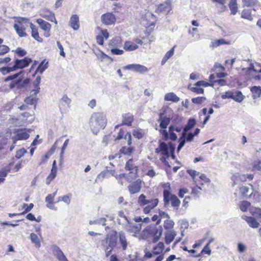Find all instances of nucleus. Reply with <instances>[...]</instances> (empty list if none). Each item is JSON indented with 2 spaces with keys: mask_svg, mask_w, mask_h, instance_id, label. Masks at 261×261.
<instances>
[{
  "mask_svg": "<svg viewBox=\"0 0 261 261\" xmlns=\"http://www.w3.org/2000/svg\"><path fill=\"white\" fill-rule=\"evenodd\" d=\"M198 180V181L196 183L201 186L211 182V180L204 174H201L199 176Z\"/></svg>",
  "mask_w": 261,
  "mask_h": 261,
  "instance_id": "36",
  "label": "nucleus"
},
{
  "mask_svg": "<svg viewBox=\"0 0 261 261\" xmlns=\"http://www.w3.org/2000/svg\"><path fill=\"white\" fill-rule=\"evenodd\" d=\"M229 8L230 10L231 14L235 15L238 11V6L237 0H230L228 4Z\"/></svg>",
  "mask_w": 261,
  "mask_h": 261,
  "instance_id": "34",
  "label": "nucleus"
},
{
  "mask_svg": "<svg viewBox=\"0 0 261 261\" xmlns=\"http://www.w3.org/2000/svg\"><path fill=\"white\" fill-rule=\"evenodd\" d=\"M253 98L259 97L261 94V88L258 86H253L251 89Z\"/></svg>",
  "mask_w": 261,
  "mask_h": 261,
  "instance_id": "42",
  "label": "nucleus"
},
{
  "mask_svg": "<svg viewBox=\"0 0 261 261\" xmlns=\"http://www.w3.org/2000/svg\"><path fill=\"white\" fill-rule=\"evenodd\" d=\"M165 100L166 101H171L174 102H177L179 101V98L176 95L173 93L170 92L167 93L165 95Z\"/></svg>",
  "mask_w": 261,
  "mask_h": 261,
  "instance_id": "35",
  "label": "nucleus"
},
{
  "mask_svg": "<svg viewBox=\"0 0 261 261\" xmlns=\"http://www.w3.org/2000/svg\"><path fill=\"white\" fill-rule=\"evenodd\" d=\"M69 26L74 31H77L80 27L79 17L76 14L72 15L69 21Z\"/></svg>",
  "mask_w": 261,
  "mask_h": 261,
  "instance_id": "20",
  "label": "nucleus"
},
{
  "mask_svg": "<svg viewBox=\"0 0 261 261\" xmlns=\"http://www.w3.org/2000/svg\"><path fill=\"white\" fill-rule=\"evenodd\" d=\"M71 196H72L71 194L69 193V194H68L67 195H64L63 196L59 197L58 198V200L57 202H59V201H63L66 204H69L70 203V198L71 197Z\"/></svg>",
  "mask_w": 261,
  "mask_h": 261,
  "instance_id": "52",
  "label": "nucleus"
},
{
  "mask_svg": "<svg viewBox=\"0 0 261 261\" xmlns=\"http://www.w3.org/2000/svg\"><path fill=\"white\" fill-rule=\"evenodd\" d=\"M169 138L171 140H175L177 139L176 135L173 131V126H170L169 128Z\"/></svg>",
  "mask_w": 261,
  "mask_h": 261,
  "instance_id": "60",
  "label": "nucleus"
},
{
  "mask_svg": "<svg viewBox=\"0 0 261 261\" xmlns=\"http://www.w3.org/2000/svg\"><path fill=\"white\" fill-rule=\"evenodd\" d=\"M261 170V160L254 161L252 164V171Z\"/></svg>",
  "mask_w": 261,
  "mask_h": 261,
  "instance_id": "54",
  "label": "nucleus"
},
{
  "mask_svg": "<svg viewBox=\"0 0 261 261\" xmlns=\"http://www.w3.org/2000/svg\"><path fill=\"white\" fill-rule=\"evenodd\" d=\"M7 144V139L3 138L0 140V151L5 148V146Z\"/></svg>",
  "mask_w": 261,
  "mask_h": 261,
  "instance_id": "63",
  "label": "nucleus"
},
{
  "mask_svg": "<svg viewBox=\"0 0 261 261\" xmlns=\"http://www.w3.org/2000/svg\"><path fill=\"white\" fill-rule=\"evenodd\" d=\"M209 85H210L207 82L203 81H200L195 84V87L191 88V90L197 94H202L204 92V90L199 87L201 86L207 87Z\"/></svg>",
  "mask_w": 261,
  "mask_h": 261,
  "instance_id": "21",
  "label": "nucleus"
},
{
  "mask_svg": "<svg viewBox=\"0 0 261 261\" xmlns=\"http://www.w3.org/2000/svg\"><path fill=\"white\" fill-rule=\"evenodd\" d=\"M15 136L13 138L14 140V144H15L18 140H24L28 139L29 137V134L26 132L25 128H20L15 130Z\"/></svg>",
  "mask_w": 261,
  "mask_h": 261,
  "instance_id": "12",
  "label": "nucleus"
},
{
  "mask_svg": "<svg viewBox=\"0 0 261 261\" xmlns=\"http://www.w3.org/2000/svg\"><path fill=\"white\" fill-rule=\"evenodd\" d=\"M31 22L29 19L24 17H19L15 20L14 28L19 37L27 36L25 31Z\"/></svg>",
  "mask_w": 261,
  "mask_h": 261,
  "instance_id": "6",
  "label": "nucleus"
},
{
  "mask_svg": "<svg viewBox=\"0 0 261 261\" xmlns=\"http://www.w3.org/2000/svg\"><path fill=\"white\" fill-rule=\"evenodd\" d=\"M196 124L195 120L193 118L190 119L188 122L187 124L185 126L184 128L183 135L185 134V133L193 128Z\"/></svg>",
  "mask_w": 261,
  "mask_h": 261,
  "instance_id": "41",
  "label": "nucleus"
},
{
  "mask_svg": "<svg viewBox=\"0 0 261 261\" xmlns=\"http://www.w3.org/2000/svg\"><path fill=\"white\" fill-rule=\"evenodd\" d=\"M27 152V150L24 148H22L16 151L15 154V158L17 159H20L21 157H22L25 153Z\"/></svg>",
  "mask_w": 261,
  "mask_h": 261,
  "instance_id": "55",
  "label": "nucleus"
},
{
  "mask_svg": "<svg viewBox=\"0 0 261 261\" xmlns=\"http://www.w3.org/2000/svg\"><path fill=\"white\" fill-rule=\"evenodd\" d=\"M107 123L105 114L101 112L93 114L90 120V126L92 130L104 127Z\"/></svg>",
  "mask_w": 261,
  "mask_h": 261,
  "instance_id": "5",
  "label": "nucleus"
},
{
  "mask_svg": "<svg viewBox=\"0 0 261 261\" xmlns=\"http://www.w3.org/2000/svg\"><path fill=\"white\" fill-rule=\"evenodd\" d=\"M172 10V4L170 1H167L158 5L155 12L158 13H166L168 14Z\"/></svg>",
  "mask_w": 261,
  "mask_h": 261,
  "instance_id": "11",
  "label": "nucleus"
},
{
  "mask_svg": "<svg viewBox=\"0 0 261 261\" xmlns=\"http://www.w3.org/2000/svg\"><path fill=\"white\" fill-rule=\"evenodd\" d=\"M132 134L134 137H135L136 138H138V139L142 138L144 135V132H143L142 129L140 128L134 129L133 131Z\"/></svg>",
  "mask_w": 261,
  "mask_h": 261,
  "instance_id": "48",
  "label": "nucleus"
},
{
  "mask_svg": "<svg viewBox=\"0 0 261 261\" xmlns=\"http://www.w3.org/2000/svg\"><path fill=\"white\" fill-rule=\"evenodd\" d=\"M241 17L244 19L252 20L253 17L251 15V10L249 9H244L241 13Z\"/></svg>",
  "mask_w": 261,
  "mask_h": 261,
  "instance_id": "39",
  "label": "nucleus"
},
{
  "mask_svg": "<svg viewBox=\"0 0 261 261\" xmlns=\"http://www.w3.org/2000/svg\"><path fill=\"white\" fill-rule=\"evenodd\" d=\"M242 218L247 222L250 227L253 228H256L259 227V224L254 218L243 215L242 216Z\"/></svg>",
  "mask_w": 261,
  "mask_h": 261,
  "instance_id": "27",
  "label": "nucleus"
},
{
  "mask_svg": "<svg viewBox=\"0 0 261 261\" xmlns=\"http://www.w3.org/2000/svg\"><path fill=\"white\" fill-rule=\"evenodd\" d=\"M32 60L31 58L25 57L23 59H16L14 61V65L13 66L14 71L18 69H22L28 67L32 62Z\"/></svg>",
  "mask_w": 261,
  "mask_h": 261,
  "instance_id": "9",
  "label": "nucleus"
},
{
  "mask_svg": "<svg viewBox=\"0 0 261 261\" xmlns=\"http://www.w3.org/2000/svg\"><path fill=\"white\" fill-rule=\"evenodd\" d=\"M141 180L138 179L129 185L128 189L129 193L132 194L138 193L141 189Z\"/></svg>",
  "mask_w": 261,
  "mask_h": 261,
  "instance_id": "18",
  "label": "nucleus"
},
{
  "mask_svg": "<svg viewBox=\"0 0 261 261\" xmlns=\"http://www.w3.org/2000/svg\"><path fill=\"white\" fill-rule=\"evenodd\" d=\"M48 62L46 60L42 61L36 68L35 73L33 74L34 76L37 73L42 74L43 71L48 68Z\"/></svg>",
  "mask_w": 261,
  "mask_h": 261,
  "instance_id": "30",
  "label": "nucleus"
},
{
  "mask_svg": "<svg viewBox=\"0 0 261 261\" xmlns=\"http://www.w3.org/2000/svg\"><path fill=\"white\" fill-rule=\"evenodd\" d=\"M250 206V203L247 201H243L240 204V208L242 212H246Z\"/></svg>",
  "mask_w": 261,
  "mask_h": 261,
  "instance_id": "51",
  "label": "nucleus"
},
{
  "mask_svg": "<svg viewBox=\"0 0 261 261\" xmlns=\"http://www.w3.org/2000/svg\"><path fill=\"white\" fill-rule=\"evenodd\" d=\"M134 150V148L132 147L129 146L128 147H126L125 146H123L120 149L119 153H115L114 155H109V159L110 160H112L116 158H120L121 154L130 155L132 153Z\"/></svg>",
  "mask_w": 261,
  "mask_h": 261,
  "instance_id": "16",
  "label": "nucleus"
},
{
  "mask_svg": "<svg viewBox=\"0 0 261 261\" xmlns=\"http://www.w3.org/2000/svg\"><path fill=\"white\" fill-rule=\"evenodd\" d=\"M32 242L36 245H40V241L37 234L32 233L30 236Z\"/></svg>",
  "mask_w": 261,
  "mask_h": 261,
  "instance_id": "61",
  "label": "nucleus"
},
{
  "mask_svg": "<svg viewBox=\"0 0 261 261\" xmlns=\"http://www.w3.org/2000/svg\"><path fill=\"white\" fill-rule=\"evenodd\" d=\"M14 71L13 69V67H3L0 68V71L3 73V74L5 75L11 71Z\"/></svg>",
  "mask_w": 261,
  "mask_h": 261,
  "instance_id": "56",
  "label": "nucleus"
},
{
  "mask_svg": "<svg viewBox=\"0 0 261 261\" xmlns=\"http://www.w3.org/2000/svg\"><path fill=\"white\" fill-rule=\"evenodd\" d=\"M109 45L112 48L121 47L122 45V40L119 37H115L111 40Z\"/></svg>",
  "mask_w": 261,
  "mask_h": 261,
  "instance_id": "33",
  "label": "nucleus"
},
{
  "mask_svg": "<svg viewBox=\"0 0 261 261\" xmlns=\"http://www.w3.org/2000/svg\"><path fill=\"white\" fill-rule=\"evenodd\" d=\"M151 220L152 221H156V223L154 225H157V226H160L159 224L161 222V218H160L159 215H154L152 218Z\"/></svg>",
  "mask_w": 261,
  "mask_h": 261,
  "instance_id": "64",
  "label": "nucleus"
},
{
  "mask_svg": "<svg viewBox=\"0 0 261 261\" xmlns=\"http://www.w3.org/2000/svg\"><path fill=\"white\" fill-rule=\"evenodd\" d=\"M138 202L141 206L147 205L143 208V213L145 214H148L158 205L159 199L158 198H153L147 200L146 199V196L142 194L139 196Z\"/></svg>",
  "mask_w": 261,
  "mask_h": 261,
  "instance_id": "7",
  "label": "nucleus"
},
{
  "mask_svg": "<svg viewBox=\"0 0 261 261\" xmlns=\"http://www.w3.org/2000/svg\"><path fill=\"white\" fill-rule=\"evenodd\" d=\"M58 168L56 161L54 160L52 164L50 172L46 178V184L49 185L51 182L56 178L57 175Z\"/></svg>",
  "mask_w": 261,
  "mask_h": 261,
  "instance_id": "17",
  "label": "nucleus"
},
{
  "mask_svg": "<svg viewBox=\"0 0 261 261\" xmlns=\"http://www.w3.org/2000/svg\"><path fill=\"white\" fill-rule=\"evenodd\" d=\"M10 51V48L6 45H0V56L4 55Z\"/></svg>",
  "mask_w": 261,
  "mask_h": 261,
  "instance_id": "58",
  "label": "nucleus"
},
{
  "mask_svg": "<svg viewBox=\"0 0 261 261\" xmlns=\"http://www.w3.org/2000/svg\"><path fill=\"white\" fill-rule=\"evenodd\" d=\"M155 152L160 155V160L165 166L170 167L167 160L169 159L170 153H171L172 158H174L173 147H171V146L169 147L165 142L160 141L159 146L155 149Z\"/></svg>",
  "mask_w": 261,
  "mask_h": 261,
  "instance_id": "3",
  "label": "nucleus"
},
{
  "mask_svg": "<svg viewBox=\"0 0 261 261\" xmlns=\"http://www.w3.org/2000/svg\"><path fill=\"white\" fill-rule=\"evenodd\" d=\"M244 98V96L241 91L233 92L232 99L238 102H241Z\"/></svg>",
  "mask_w": 261,
  "mask_h": 261,
  "instance_id": "43",
  "label": "nucleus"
},
{
  "mask_svg": "<svg viewBox=\"0 0 261 261\" xmlns=\"http://www.w3.org/2000/svg\"><path fill=\"white\" fill-rule=\"evenodd\" d=\"M57 191H55L52 194H48L45 197V202L47 203L46 206L50 209H55V202L54 199L57 195Z\"/></svg>",
  "mask_w": 261,
  "mask_h": 261,
  "instance_id": "25",
  "label": "nucleus"
},
{
  "mask_svg": "<svg viewBox=\"0 0 261 261\" xmlns=\"http://www.w3.org/2000/svg\"><path fill=\"white\" fill-rule=\"evenodd\" d=\"M174 52V46L171 48L169 51H168L164 56L161 62V64L162 65H163L168 61V60L173 55Z\"/></svg>",
  "mask_w": 261,
  "mask_h": 261,
  "instance_id": "38",
  "label": "nucleus"
},
{
  "mask_svg": "<svg viewBox=\"0 0 261 261\" xmlns=\"http://www.w3.org/2000/svg\"><path fill=\"white\" fill-rule=\"evenodd\" d=\"M208 244L209 243H207L204 247V248L202 249V250H201V252L200 253H199L198 255H194V256L195 257H199V256H200L204 254L210 255L211 253V249H210V248L208 247Z\"/></svg>",
  "mask_w": 261,
  "mask_h": 261,
  "instance_id": "47",
  "label": "nucleus"
},
{
  "mask_svg": "<svg viewBox=\"0 0 261 261\" xmlns=\"http://www.w3.org/2000/svg\"><path fill=\"white\" fill-rule=\"evenodd\" d=\"M161 186L163 188V200L165 205H167L171 202L173 207H178L180 201L175 195L171 193V188L170 183L162 184Z\"/></svg>",
  "mask_w": 261,
  "mask_h": 261,
  "instance_id": "4",
  "label": "nucleus"
},
{
  "mask_svg": "<svg viewBox=\"0 0 261 261\" xmlns=\"http://www.w3.org/2000/svg\"><path fill=\"white\" fill-rule=\"evenodd\" d=\"M40 15L45 19L57 24L55 14L51 11L44 9L41 10Z\"/></svg>",
  "mask_w": 261,
  "mask_h": 261,
  "instance_id": "15",
  "label": "nucleus"
},
{
  "mask_svg": "<svg viewBox=\"0 0 261 261\" xmlns=\"http://www.w3.org/2000/svg\"><path fill=\"white\" fill-rule=\"evenodd\" d=\"M119 241L122 246L123 250H126L127 246V243L125 236L122 233L119 234Z\"/></svg>",
  "mask_w": 261,
  "mask_h": 261,
  "instance_id": "45",
  "label": "nucleus"
},
{
  "mask_svg": "<svg viewBox=\"0 0 261 261\" xmlns=\"http://www.w3.org/2000/svg\"><path fill=\"white\" fill-rule=\"evenodd\" d=\"M174 225V221L170 218H167V220L164 221V227L167 231L169 230H173Z\"/></svg>",
  "mask_w": 261,
  "mask_h": 261,
  "instance_id": "40",
  "label": "nucleus"
},
{
  "mask_svg": "<svg viewBox=\"0 0 261 261\" xmlns=\"http://www.w3.org/2000/svg\"><path fill=\"white\" fill-rule=\"evenodd\" d=\"M227 42L223 39L216 40L212 42V46L213 47H216L222 44H227Z\"/></svg>",
  "mask_w": 261,
  "mask_h": 261,
  "instance_id": "57",
  "label": "nucleus"
},
{
  "mask_svg": "<svg viewBox=\"0 0 261 261\" xmlns=\"http://www.w3.org/2000/svg\"><path fill=\"white\" fill-rule=\"evenodd\" d=\"M124 69L133 70L136 72L143 73L148 71V68L140 64H128L123 67Z\"/></svg>",
  "mask_w": 261,
  "mask_h": 261,
  "instance_id": "14",
  "label": "nucleus"
},
{
  "mask_svg": "<svg viewBox=\"0 0 261 261\" xmlns=\"http://www.w3.org/2000/svg\"><path fill=\"white\" fill-rule=\"evenodd\" d=\"M205 100L206 98L205 97L199 96L192 98L191 101L194 103L200 105L202 103H203Z\"/></svg>",
  "mask_w": 261,
  "mask_h": 261,
  "instance_id": "53",
  "label": "nucleus"
},
{
  "mask_svg": "<svg viewBox=\"0 0 261 261\" xmlns=\"http://www.w3.org/2000/svg\"><path fill=\"white\" fill-rule=\"evenodd\" d=\"M221 97L222 99L226 98H232L233 97V92L232 91H226L222 95Z\"/></svg>",
  "mask_w": 261,
  "mask_h": 261,
  "instance_id": "62",
  "label": "nucleus"
},
{
  "mask_svg": "<svg viewBox=\"0 0 261 261\" xmlns=\"http://www.w3.org/2000/svg\"><path fill=\"white\" fill-rule=\"evenodd\" d=\"M30 27L32 30V37L38 42H42L43 39L39 36L38 28L35 25H34L32 22H31L30 23Z\"/></svg>",
  "mask_w": 261,
  "mask_h": 261,
  "instance_id": "24",
  "label": "nucleus"
},
{
  "mask_svg": "<svg viewBox=\"0 0 261 261\" xmlns=\"http://www.w3.org/2000/svg\"><path fill=\"white\" fill-rule=\"evenodd\" d=\"M125 169L126 170L132 172L134 170L137 173L138 170V167L135 165L132 159L128 160L125 164Z\"/></svg>",
  "mask_w": 261,
  "mask_h": 261,
  "instance_id": "32",
  "label": "nucleus"
},
{
  "mask_svg": "<svg viewBox=\"0 0 261 261\" xmlns=\"http://www.w3.org/2000/svg\"><path fill=\"white\" fill-rule=\"evenodd\" d=\"M143 44L142 39L138 38H135L133 41H126L123 44V48L125 51H132L139 48V45H142Z\"/></svg>",
  "mask_w": 261,
  "mask_h": 261,
  "instance_id": "8",
  "label": "nucleus"
},
{
  "mask_svg": "<svg viewBox=\"0 0 261 261\" xmlns=\"http://www.w3.org/2000/svg\"><path fill=\"white\" fill-rule=\"evenodd\" d=\"M117 232L113 230L107 234L105 239L101 242V245L105 252L106 257L110 256V261H119L116 255H111L113 250L117 245Z\"/></svg>",
  "mask_w": 261,
  "mask_h": 261,
  "instance_id": "1",
  "label": "nucleus"
},
{
  "mask_svg": "<svg viewBox=\"0 0 261 261\" xmlns=\"http://www.w3.org/2000/svg\"><path fill=\"white\" fill-rule=\"evenodd\" d=\"M201 190V187L197 185L192 188V192H191V195L195 197H197L199 196V195L200 194Z\"/></svg>",
  "mask_w": 261,
  "mask_h": 261,
  "instance_id": "50",
  "label": "nucleus"
},
{
  "mask_svg": "<svg viewBox=\"0 0 261 261\" xmlns=\"http://www.w3.org/2000/svg\"><path fill=\"white\" fill-rule=\"evenodd\" d=\"M53 253L59 261H68V259L58 246L55 247Z\"/></svg>",
  "mask_w": 261,
  "mask_h": 261,
  "instance_id": "28",
  "label": "nucleus"
},
{
  "mask_svg": "<svg viewBox=\"0 0 261 261\" xmlns=\"http://www.w3.org/2000/svg\"><path fill=\"white\" fill-rule=\"evenodd\" d=\"M141 224H133L129 221L125 225L126 230L132 233H138L141 229Z\"/></svg>",
  "mask_w": 261,
  "mask_h": 261,
  "instance_id": "22",
  "label": "nucleus"
},
{
  "mask_svg": "<svg viewBox=\"0 0 261 261\" xmlns=\"http://www.w3.org/2000/svg\"><path fill=\"white\" fill-rule=\"evenodd\" d=\"M188 172L192 177V179L195 182H197V181H198V178H197V177H199V176L200 175V173L199 172H197L193 170H188Z\"/></svg>",
  "mask_w": 261,
  "mask_h": 261,
  "instance_id": "49",
  "label": "nucleus"
},
{
  "mask_svg": "<svg viewBox=\"0 0 261 261\" xmlns=\"http://www.w3.org/2000/svg\"><path fill=\"white\" fill-rule=\"evenodd\" d=\"M15 53L17 55L18 57H24L27 54V51L21 47L17 48L15 50Z\"/></svg>",
  "mask_w": 261,
  "mask_h": 261,
  "instance_id": "59",
  "label": "nucleus"
},
{
  "mask_svg": "<svg viewBox=\"0 0 261 261\" xmlns=\"http://www.w3.org/2000/svg\"><path fill=\"white\" fill-rule=\"evenodd\" d=\"M39 92L38 90H35L34 92L35 96L31 95L25 98L24 99L25 103L28 105H33L34 108H36V104L38 101V98H36V95Z\"/></svg>",
  "mask_w": 261,
  "mask_h": 261,
  "instance_id": "29",
  "label": "nucleus"
},
{
  "mask_svg": "<svg viewBox=\"0 0 261 261\" xmlns=\"http://www.w3.org/2000/svg\"><path fill=\"white\" fill-rule=\"evenodd\" d=\"M160 121V126L162 129H166L170 122V119L167 117H162V116H161Z\"/></svg>",
  "mask_w": 261,
  "mask_h": 261,
  "instance_id": "37",
  "label": "nucleus"
},
{
  "mask_svg": "<svg viewBox=\"0 0 261 261\" xmlns=\"http://www.w3.org/2000/svg\"><path fill=\"white\" fill-rule=\"evenodd\" d=\"M134 115L130 113H127L122 115V121L121 124L116 125L115 128L118 127L121 125H126L127 126H131L133 122L134 121Z\"/></svg>",
  "mask_w": 261,
  "mask_h": 261,
  "instance_id": "19",
  "label": "nucleus"
},
{
  "mask_svg": "<svg viewBox=\"0 0 261 261\" xmlns=\"http://www.w3.org/2000/svg\"><path fill=\"white\" fill-rule=\"evenodd\" d=\"M217 68H219L221 71L219 72H216L215 73L217 76V78H222L225 77L227 75V73L224 72L225 68L222 65H219Z\"/></svg>",
  "mask_w": 261,
  "mask_h": 261,
  "instance_id": "46",
  "label": "nucleus"
},
{
  "mask_svg": "<svg viewBox=\"0 0 261 261\" xmlns=\"http://www.w3.org/2000/svg\"><path fill=\"white\" fill-rule=\"evenodd\" d=\"M242 6L243 7H251L255 6L257 3V0H242Z\"/></svg>",
  "mask_w": 261,
  "mask_h": 261,
  "instance_id": "44",
  "label": "nucleus"
},
{
  "mask_svg": "<svg viewBox=\"0 0 261 261\" xmlns=\"http://www.w3.org/2000/svg\"><path fill=\"white\" fill-rule=\"evenodd\" d=\"M101 20L102 23L105 25H111L116 21V17L112 13L107 12L101 15Z\"/></svg>",
  "mask_w": 261,
  "mask_h": 261,
  "instance_id": "13",
  "label": "nucleus"
},
{
  "mask_svg": "<svg viewBox=\"0 0 261 261\" xmlns=\"http://www.w3.org/2000/svg\"><path fill=\"white\" fill-rule=\"evenodd\" d=\"M98 29L100 31L101 35L96 36V42L98 44L102 45L104 43V38L107 39L109 37V34L106 29L103 30L100 28H98Z\"/></svg>",
  "mask_w": 261,
  "mask_h": 261,
  "instance_id": "23",
  "label": "nucleus"
},
{
  "mask_svg": "<svg viewBox=\"0 0 261 261\" xmlns=\"http://www.w3.org/2000/svg\"><path fill=\"white\" fill-rule=\"evenodd\" d=\"M176 232L174 230H169L165 233V242L167 245L170 244L175 239Z\"/></svg>",
  "mask_w": 261,
  "mask_h": 261,
  "instance_id": "26",
  "label": "nucleus"
},
{
  "mask_svg": "<svg viewBox=\"0 0 261 261\" xmlns=\"http://www.w3.org/2000/svg\"><path fill=\"white\" fill-rule=\"evenodd\" d=\"M36 22L39 25L41 29L44 32L43 34L44 36L49 37L50 35V31L51 27V24L41 18L37 19Z\"/></svg>",
  "mask_w": 261,
  "mask_h": 261,
  "instance_id": "10",
  "label": "nucleus"
},
{
  "mask_svg": "<svg viewBox=\"0 0 261 261\" xmlns=\"http://www.w3.org/2000/svg\"><path fill=\"white\" fill-rule=\"evenodd\" d=\"M163 233V228L157 225H149L141 232V237L144 240H150L153 243L157 242Z\"/></svg>",
  "mask_w": 261,
  "mask_h": 261,
  "instance_id": "2",
  "label": "nucleus"
},
{
  "mask_svg": "<svg viewBox=\"0 0 261 261\" xmlns=\"http://www.w3.org/2000/svg\"><path fill=\"white\" fill-rule=\"evenodd\" d=\"M165 249L164 244L162 242H160L156 246L153 247L152 251L154 255L161 254Z\"/></svg>",
  "mask_w": 261,
  "mask_h": 261,
  "instance_id": "31",
  "label": "nucleus"
}]
</instances>
